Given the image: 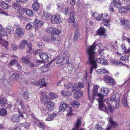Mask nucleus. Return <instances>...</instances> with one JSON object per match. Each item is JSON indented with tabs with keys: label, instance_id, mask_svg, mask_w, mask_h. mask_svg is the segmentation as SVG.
<instances>
[{
	"label": "nucleus",
	"instance_id": "1",
	"mask_svg": "<svg viewBox=\"0 0 130 130\" xmlns=\"http://www.w3.org/2000/svg\"><path fill=\"white\" fill-rule=\"evenodd\" d=\"M109 92L108 89L105 87H102L100 89V93L98 94V98L96 100L99 102V107L101 110L104 111L106 113H108L109 110L105 105L103 104V100L104 96L107 95Z\"/></svg>",
	"mask_w": 130,
	"mask_h": 130
},
{
	"label": "nucleus",
	"instance_id": "2",
	"mask_svg": "<svg viewBox=\"0 0 130 130\" xmlns=\"http://www.w3.org/2000/svg\"><path fill=\"white\" fill-rule=\"evenodd\" d=\"M87 54L88 56L89 63L90 64L92 65V66L90 68V73L91 74L93 71V68H96L97 64L95 60V53L93 52V50L90 51L89 49L87 51Z\"/></svg>",
	"mask_w": 130,
	"mask_h": 130
},
{
	"label": "nucleus",
	"instance_id": "3",
	"mask_svg": "<svg viewBox=\"0 0 130 130\" xmlns=\"http://www.w3.org/2000/svg\"><path fill=\"white\" fill-rule=\"evenodd\" d=\"M95 43L94 42L93 44L91 46H90L89 48H88L86 50L87 52V50L89 49H90V51H92L93 50V51L95 53V60L96 62H97L100 63L102 64L106 65L108 64V62L107 60L105 59L104 58L102 57H100V58H97L96 60V57L95 56L96 53L94 51L95 50Z\"/></svg>",
	"mask_w": 130,
	"mask_h": 130
},
{
	"label": "nucleus",
	"instance_id": "4",
	"mask_svg": "<svg viewBox=\"0 0 130 130\" xmlns=\"http://www.w3.org/2000/svg\"><path fill=\"white\" fill-rule=\"evenodd\" d=\"M0 105L8 109H11V104H8L7 99L2 96H0Z\"/></svg>",
	"mask_w": 130,
	"mask_h": 130
},
{
	"label": "nucleus",
	"instance_id": "5",
	"mask_svg": "<svg viewBox=\"0 0 130 130\" xmlns=\"http://www.w3.org/2000/svg\"><path fill=\"white\" fill-rule=\"evenodd\" d=\"M67 108V115L69 116L72 115V110L71 108L70 107H67V105L65 104H61L59 107V111L63 112L64 111L65 109Z\"/></svg>",
	"mask_w": 130,
	"mask_h": 130
},
{
	"label": "nucleus",
	"instance_id": "6",
	"mask_svg": "<svg viewBox=\"0 0 130 130\" xmlns=\"http://www.w3.org/2000/svg\"><path fill=\"white\" fill-rule=\"evenodd\" d=\"M120 24L125 28H130V23L128 21L125 20L123 18H121L120 19Z\"/></svg>",
	"mask_w": 130,
	"mask_h": 130
},
{
	"label": "nucleus",
	"instance_id": "7",
	"mask_svg": "<svg viewBox=\"0 0 130 130\" xmlns=\"http://www.w3.org/2000/svg\"><path fill=\"white\" fill-rule=\"evenodd\" d=\"M46 32L48 33H50L52 34H53L55 33L56 34L58 33L60 30L59 29H57L55 27H47L46 29Z\"/></svg>",
	"mask_w": 130,
	"mask_h": 130
},
{
	"label": "nucleus",
	"instance_id": "8",
	"mask_svg": "<svg viewBox=\"0 0 130 130\" xmlns=\"http://www.w3.org/2000/svg\"><path fill=\"white\" fill-rule=\"evenodd\" d=\"M67 57L69 58V56L67 55H66L65 54H63L61 56L60 58L59 57H57L56 58L54 59L53 61L55 60H58L56 63L59 64L62 62L64 59H66V60Z\"/></svg>",
	"mask_w": 130,
	"mask_h": 130
},
{
	"label": "nucleus",
	"instance_id": "9",
	"mask_svg": "<svg viewBox=\"0 0 130 130\" xmlns=\"http://www.w3.org/2000/svg\"><path fill=\"white\" fill-rule=\"evenodd\" d=\"M54 103L50 101L47 102L45 103L46 108L48 111H51L54 107Z\"/></svg>",
	"mask_w": 130,
	"mask_h": 130
},
{
	"label": "nucleus",
	"instance_id": "10",
	"mask_svg": "<svg viewBox=\"0 0 130 130\" xmlns=\"http://www.w3.org/2000/svg\"><path fill=\"white\" fill-rule=\"evenodd\" d=\"M17 35L19 37H21L23 36L24 33V30L22 28H18L15 30Z\"/></svg>",
	"mask_w": 130,
	"mask_h": 130
},
{
	"label": "nucleus",
	"instance_id": "11",
	"mask_svg": "<svg viewBox=\"0 0 130 130\" xmlns=\"http://www.w3.org/2000/svg\"><path fill=\"white\" fill-rule=\"evenodd\" d=\"M51 20L53 23L55 22L59 23L61 21V19L58 14L55 15L53 17Z\"/></svg>",
	"mask_w": 130,
	"mask_h": 130
},
{
	"label": "nucleus",
	"instance_id": "12",
	"mask_svg": "<svg viewBox=\"0 0 130 130\" xmlns=\"http://www.w3.org/2000/svg\"><path fill=\"white\" fill-rule=\"evenodd\" d=\"M34 22L35 24V27L36 30H38L39 27H41L44 24L43 22L38 20L36 19Z\"/></svg>",
	"mask_w": 130,
	"mask_h": 130
},
{
	"label": "nucleus",
	"instance_id": "13",
	"mask_svg": "<svg viewBox=\"0 0 130 130\" xmlns=\"http://www.w3.org/2000/svg\"><path fill=\"white\" fill-rule=\"evenodd\" d=\"M119 12L122 13H130V8L127 7H123L119 8Z\"/></svg>",
	"mask_w": 130,
	"mask_h": 130
},
{
	"label": "nucleus",
	"instance_id": "14",
	"mask_svg": "<svg viewBox=\"0 0 130 130\" xmlns=\"http://www.w3.org/2000/svg\"><path fill=\"white\" fill-rule=\"evenodd\" d=\"M21 117L24 118H25L24 117L23 114H21L19 116L18 115L16 114L13 115L11 118V119L12 122H17L19 120V117Z\"/></svg>",
	"mask_w": 130,
	"mask_h": 130
},
{
	"label": "nucleus",
	"instance_id": "15",
	"mask_svg": "<svg viewBox=\"0 0 130 130\" xmlns=\"http://www.w3.org/2000/svg\"><path fill=\"white\" fill-rule=\"evenodd\" d=\"M92 16L95 18L97 20L102 21L105 20V18L103 17L102 15H99L96 12H93Z\"/></svg>",
	"mask_w": 130,
	"mask_h": 130
},
{
	"label": "nucleus",
	"instance_id": "16",
	"mask_svg": "<svg viewBox=\"0 0 130 130\" xmlns=\"http://www.w3.org/2000/svg\"><path fill=\"white\" fill-rule=\"evenodd\" d=\"M12 7L14 8L15 11L17 13H20L22 12V7L16 3H14L12 5Z\"/></svg>",
	"mask_w": 130,
	"mask_h": 130
},
{
	"label": "nucleus",
	"instance_id": "17",
	"mask_svg": "<svg viewBox=\"0 0 130 130\" xmlns=\"http://www.w3.org/2000/svg\"><path fill=\"white\" fill-rule=\"evenodd\" d=\"M39 56L42 60L46 61L48 60L49 58L47 54L46 53L43 52L39 54Z\"/></svg>",
	"mask_w": 130,
	"mask_h": 130
},
{
	"label": "nucleus",
	"instance_id": "18",
	"mask_svg": "<svg viewBox=\"0 0 130 130\" xmlns=\"http://www.w3.org/2000/svg\"><path fill=\"white\" fill-rule=\"evenodd\" d=\"M61 33V31H60L58 33L56 34V33L51 34V37H50L51 39V42H53L55 41L58 38H59L58 35Z\"/></svg>",
	"mask_w": 130,
	"mask_h": 130
},
{
	"label": "nucleus",
	"instance_id": "19",
	"mask_svg": "<svg viewBox=\"0 0 130 130\" xmlns=\"http://www.w3.org/2000/svg\"><path fill=\"white\" fill-rule=\"evenodd\" d=\"M105 30L103 27H101L98 30L97 32L98 35H100L101 37H105Z\"/></svg>",
	"mask_w": 130,
	"mask_h": 130
},
{
	"label": "nucleus",
	"instance_id": "20",
	"mask_svg": "<svg viewBox=\"0 0 130 130\" xmlns=\"http://www.w3.org/2000/svg\"><path fill=\"white\" fill-rule=\"evenodd\" d=\"M75 15L74 13L71 11L70 14V17L68 21L69 22L73 23L75 21Z\"/></svg>",
	"mask_w": 130,
	"mask_h": 130
},
{
	"label": "nucleus",
	"instance_id": "21",
	"mask_svg": "<svg viewBox=\"0 0 130 130\" xmlns=\"http://www.w3.org/2000/svg\"><path fill=\"white\" fill-rule=\"evenodd\" d=\"M46 92L41 91V96H40V100L42 102L46 101V100L48 98L46 96Z\"/></svg>",
	"mask_w": 130,
	"mask_h": 130
},
{
	"label": "nucleus",
	"instance_id": "22",
	"mask_svg": "<svg viewBox=\"0 0 130 130\" xmlns=\"http://www.w3.org/2000/svg\"><path fill=\"white\" fill-rule=\"evenodd\" d=\"M81 120L80 119L78 118L76 122L74 128L73 130H77L79 127L81 125Z\"/></svg>",
	"mask_w": 130,
	"mask_h": 130
},
{
	"label": "nucleus",
	"instance_id": "23",
	"mask_svg": "<svg viewBox=\"0 0 130 130\" xmlns=\"http://www.w3.org/2000/svg\"><path fill=\"white\" fill-rule=\"evenodd\" d=\"M127 98L126 96H123L122 99V103L123 106L125 107H128L127 101Z\"/></svg>",
	"mask_w": 130,
	"mask_h": 130
},
{
	"label": "nucleus",
	"instance_id": "24",
	"mask_svg": "<svg viewBox=\"0 0 130 130\" xmlns=\"http://www.w3.org/2000/svg\"><path fill=\"white\" fill-rule=\"evenodd\" d=\"M32 7L34 10L36 12L38 10L39 8V5L38 2H34L32 5Z\"/></svg>",
	"mask_w": 130,
	"mask_h": 130
},
{
	"label": "nucleus",
	"instance_id": "25",
	"mask_svg": "<svg viewBox=\"0 0 130 130\" xmlns=\"http://www.w3.org/2000/svg\"><path fill=\"white\" fill-rule=\"evenodd\" d=\"M27 42L25 40H23L20 43L19 46V48L21 49H23L25 48V45L27 44Z\"/></svg>",
	"mask_w": 130,
	"mask_h": 130
},
{
	"label": "nucleus",
	"instance_id": "26",
	"mask_svg": "<svg viewBox=\"0 0 130 130\" xmlns=\"http://www.w3.org/2000/svg\"><path fill=\"white\" fill-rule=\"evenodd\" d=\"M45 81L44 79H41L38 82L36 83L35 85H41L42 86H46V84L45 83Z\"/></svg>",
	"mask_w": 130,
	"mask_h": 130
},
{
	"label": "nucleus",
	"instance_id": "27",
	"mask_svg": "<svg viewBox=\"0 0 130 130\" xmlns=\"http://www.w3.org/2000/svg\"><path fill=\"white\" fill-rule=\"evenodd\" d=\"M34 26V23H28L26 25V28L27 30H31L33 28Z\"/></svg>",
	"mask_w": 130,
	"mask_h": 130
},
{
	"label": "nucleus",
	"instance_id": "28",
	"mask_svg": "<svg viewBox=\"0 0 130 130\" xmlns=\"http://www.w3.org/2000/svg\"><path fill=\"white\" fill-rule=\"evenodd\" d=\"M109 122L111 124V125L109 126H111V128L112 127H114L118 125V124L116 122L113 121L112 119L110 118H109Z\"/></svg>",
	"mask_w": 130,
	"mask_h": 130
},
{
	"label": "nucleus",
	"instance_id": "29",
	"mask_svg": "<svg viewBox=\"0 0 130 130\" xmlns=\"http://www.w3.org/2000/svg\"><path fill=\"white\" fill-rule=\"evenodd\" d=\"M0 43L2 44L7 49L8 48V42L5 41V40L2 39V38H0Z\"/></svg>",
	"mask_w": 130,
	"mask_h": 130
},
{
	"label": "nucleus",
	"instance_id": "30",
	"mask_svg": "<svg viewBox=\"0 0 130 130\" xmlns=\"http://www.w3.org/2000/svg\"><path fill=\"white\" fill-rule=\"evenodd\" d=\"M97 73L98 74H102L108 73L107 70L105 68L104 69H101L98 70L97 71Z\"/></svg>",
	"mask_w": 130,
	"mask_h": 130
},
{
	"label": "nucleus",
	"instance_id": "31",
	"mask_svg": "<svg viewBox=\"0 0 130 130\" xmlns=\"http://www.w3.org/2000/svg\"><path fill=\"white\" fill-rule=\"evenodd\" d=\"M94 91H93V95L94 96H98V89L99 88V86L98 85H94L93 86Z\"/></svg>",
	"mask_w": 130,
	"mask_h": 130
},
{
	"label": "nucleus",
	"instance_id": "32",
	"mask_svg": "<svg viewBox=\"0 0 130 130\" xmlns=\"http://www.w3.org/2000/svg\"><path fill=\"white\" fill-rule=\"evenodd\" d=\"M82 94L79 91H76L75 92L74 97V98L78 99L82 95Z\"/></svg>",
	"mask_w": 130,
	"mask_h": 130
},
{
	"label": "nucleus",
	"instance_id": "33",
	"mask_svg": "<svg viewBox=\"0 0 130 130\" xmlns=\"http://www.w3.org/2000/svg\"><path fill=\"white\" fill-rule=\"evenodd\" d=\"M69 58L67 57L66 59V64H67V66L69 68V69L70 70H72L73 67V65L69 61Z\"/></svg>",
	"mask_w": 130,
	"mask_h": 130
},
{
	"label": "nucleus",
	"instance_id": "34",
	"mask_svg": "<svg viewBox=\"0 0 130 130\" xmlns=\"http://www.w3.org/2000/svg\"><path fill=\"white\" fill-rule=\"evenodd\" d=\"M113 3L117 7H119L121 5V3L119 0H113Z\"/></svg>",
	"mask_w": 130,
	"mask_h": 130
},
{
	"label": "nucleus",
	"instance_id": "35",
	"mask_svg": "<svg viewBox=\"0 0 130 130\" xmlns=\"http://www.w3.org/2000/svg\"><path fill=\"white\" fill-rule=\"evenodd\" d=\"M0 31V35L1 36H5L6 35L7 32L6 28L3 27Z\"/></svg>",
	"mask_w": 130,
	"mask_h": 130
},
{
	"label": "nucleus",
	"instance_id": "36",
	"mask_svg": "<svg viewBox=\"0 0 130 130\" xmlns=\"http://www.w3.org/2000/svg\"><path fill=\"white\" fill-rule=\"evenodd\" d=\"M7 114L6 110L4 108L0 109V115L1 116H4L6 115Z\"/></svg>",
	"mask_w": 130,
	"mask_h": 130
},
{
	"label": "nucleus",
	"instance_id": "37",
	"mask_svg": "<svg viewBox=\"0 0 130 130\" xmlns=\"http://www.w3.org/2000/svg\"><path fill=\"white\" fill-rule=\"evenodd\" d=\"M25 12L26 14L29 16H33L34 13L32 10L29 9H26Z\"/></svg>",
	"mask_w": 130,
	"mask_h": 130
},
{
	"label": "nucleus",
	"instance_id": "38",
	"mask_svg": "<svg viewBox=\"0 0 130 130\" xmlns=\"http://www.w3.org/2000/svg\"><path fill=\"white\" fill-rule=\"evenodd\" d=\"M0 5L4 9L7 8L9 7V5L7 3L3 1L0 2Z\"/></svg>",
	"mask_w": 130,
	"mask_h": 130
},
{
	"label": "nucleus",
	"instance_id": "39",
	"mask_svg": "<svg viewBox=\"0 0 130 130\" xmlns=\"http://www.w3.org/2000/svg\"><path fill=\"white\" fill-rule=\"evenodd\" d=\"M55 113H53L52 115H49L48 117L46 118V120L47 121H50L53 120L56 116Z\"/></svg>",
	"mask_w": 130,
	"mask_h": 130
},
{
	"label": "nucleus",
	"instance_id": "40",
	"mask_svg": "<svg viewBox=\"0 0 130 130\" xmlns=\"http://www.w3.org/2000/svg\"><path fill=\"white\" fill-rule=\"evenodd\" d=\"M24 96L26 99L31 98L32 97V95L31 93H29L28 91L25 92Z\"/></svg>",
	"mask_w": 130,
	"mask_h": 130
},
{
	"label": "nucleus",
	"instance_id": "41",
	"mask_svg": "<svg viewBox=\"0 0 130 130\" xmlns=\"http://www.w3.org/2000/svg\"><path fill=\"white\" fill-rule=\"evenodd\" d=\"M57 97V95L53 92H51L49 94L48 98L51 99H54L56 98Z\"/></svg>",
	"mask_w": 130,
	"mask_h": 130
},
{
	"label": "nucleus",
	"instance_id": "42",
	"mask_svg": "<svg viewBox=\"0 0 130 130\" xmlns=\"http://www.w3.org/2000/svg\"><path fill=\"white\" fill-rule=\"evenodd\" d=\"M61 95L63 96H66L70 95L71 94V92L66 91H63L61 93Z\"/></svg>",
	"mask_w": 130,
	"mask_h": 130
},
{
	"label": "nucleus",
	"instance_id": "43",
	"mask_svg": "<svg viewBox=\"0 0 130 130\" xmlns=\"http://www.w3.org/2000/svg\"><path fill=\"white\" fill-rule=\"evenodd\" d=\"M7 31L9 34H11L13 32V28L10 25H8L6 28Z\"/></svg>",
	"mask_w": 130,
	"mask_h": 130
},
{
	"label": "nucleus",
	"instance_id": "44",
	"mask_svg": "<svg viewBox=\"0 0 130 130\" xmlns=\"http://www.w3.org/2000/svg\"><path fill=\"white\" fill-rule=\"evenodd\" d=\"M111 77L108 76H105L104 77V81L107 84L109 82L110 80H111Z\"/></svg>",
	"mask_w": 130,
	"mask_h": 130
},
{
	"label": "nucleus",
	"instance_id": "45",
	"mask_svg": "<svg viewBox=\"0 0 130 130\" xmlns=\"http://www.w3.org/2000/svg\"><path fill=\"white\" fill-rule=\"evenodd\" d=\"M48 111H49L46 108V109H43L41 111V112L42 115L43 116H46L49 114Z\"/></svg>",
	"mask_w": 130,
	"mask_h": 130
},
{
	"label": "nucleus",
	"instance_id": "46",
	"mask_svg": "<svg viewBox=\"0 0 130 130\" xmlns=\"http://www.w3.org/2000/svg\"><path fill=\"white\" fill-rule=\"evenodd\" d=\"M21 125L22 126L27 128H28L30 126V124L27 122L23 123Z\"/></svg>",
	"mask_w": 130,
	"mask_h": 130
},
{
	"label": "nucleus",
	"instance_id": "47",
	"mask_svg": "<svg viewBox=\"0 0 130 130\" xmlns=\"http://www.w3.org/2000/svg\"><path fill=\"white\" fill-rule=\"evenodd\" d=\"M11 77L12 79H14L17 80L19 78V75L17 73H13L11 76Z\"/></svg>",
	"mask_w": 130,
	"mask_h": 130
},
{
	"label": "nucleus",
	"instance_id": "48",
	"mask_svg": "<svg viewBox=\"0 0 130 130\" xmlns=\"http://www.w3.org/2000/svg\"><path fill=\"white\" fill-rule=\"evenodd\" d=\"M29 61L27 57L23 56L22 59V62L27 63Z\"/></svg>",
	"mask_w": 130,
	"mask_h": 130
},
{
	"label": "nucleus",
	"instance_id": "49",
	"mask_svg": "<svg viewBox=\"0 0 130 130\" xmlns=\"http://www.w3.org/2000/svg\"><path fill=\"white\" fill-rule=\"evenodd\" d=\"M43 40L45 41L49 42H51V39L50 37L46 36L43 37Z\"/></svg>",
	"mask_w": 130,
	"mask_h": 130
},
{
	"label": "nucleus",
	"instance_id": "50",
	"mask_svg": "<svg viewBox=\"0 0 130 130\" xmlns=\"http://www.w3.org/2000/svg\"><path fill=\"white\" fill-rule=\"evenodd\" d=\"M95 129V130H104V128L98 124H97L96 125Z\"/></svg>",
	"mask_w": 130,
	"mask_h": 130
},
{
	"label": "nucleus",
	"instance_id": "51",
	"mask_svg": "<svg viewBox=\"0 0 130 130\" xmlns=\"http://www.w3.org/2000/svg\"><path fill=\"white\" fill-rule=\"evenodd\" d=\"M79 35V33L77 31H76L75 32L74 39L75 41L78 39V36Z\"/></svg>",
	"mask_w": 130,
	"mask_h": 130
},
{
	"label": "nucleus",
	"instance_id": "52",
	"mask_svg": "<svg viewBox=\"0 0 130 130\" xmlns=\"http://www.w3.org/2000/svg\"><path fill=\"white\" fill-rule=\"evenodd\" d=\"M74 84H72L71 83H69L68 85H64V87L67 89H70L71 88H72V87H73Z\"/></svg>",
	"mask_w": 130,
	"mask_h": 130
},
{
	"label": "nucleus",
	"instance_id": "53",
	"mask_svg": "<svg viewBox=\"0 0 130 130\" xmlns=\"http://www.w3.org/2000/svg\"><path fill=\"white\" fill-rule=\"evenodd\" d=\"M18 63L17 61L16 60H11L10 63L9 65L11 66L15 64H17Z\"/></svg>",
	"mask_w": 130,
	"mask_h": 130
},
{
	"label": "nucleus",
	"instance_id": "54",
	"mask_svg": "<svg viewBox=\"0 0 130 130\" xmlns=\"http://www.w3.org/2000/svg\"><path fill=\"white\" fill-rule=\"evenodd\" d=\"M111 80H110L108 84H109L110 85L113 86L115 85V82L112 78L111 77Z\"/></svg>",
	"mask_w": 130,
	"mask_h": 130
},
{
	"label": "nucleus",
	"instance_id": "55",
	"mask_svg": "<svg viewBox=\"0 0 130 130\" xmlns=\"http://www.w3.org/2000/svg\"><path fill=\"white\" fill-rule=\"evenodd\" d=\"M79 105V103L77 101H74L73 104V107H78Z\"/></svg>",
	"mask_w": 130,
	"mask_h": 130
},
{
	"label": "nucleus",
	"instance_id": "56",
	"mask_svg": "<svg viewBox=\"0 0 130 130\" xmlns=\"http://www.w3.org/2000/svg\"><path fill=\"white\" fill-rule=\"evenodd\" d=\"M88 94L89 95V96L88 97V99L90 101V102L91 103H92L93 102V101L94 100V96L93 95L92 96H89V93H88Z\"/></svg>",
	"mask_w": 130,
	"mask_h": 130
},
{
	"label": "nucleus",
	"instance_id": "57",
	"mask_svg": "<svg viewBox=\"0 0 130 130\" xmlns=\"http://www.w3.org/2000/svg\"><path fill=\"white\" fill-rule=\"evenodd\" d=\"M116 65L117 66H122L123 65H124L125 64H123L122 62L121 61L116 60Z\"/></svg>",
	"mask_w": 130,
	"mask_h": 130
},
{
	"label": "nucleus",
	"instance_id": "58",
	"mask_svg": "<svg viewBox=\"0 0 130 130\" xmlns=\"http://www.w3.org/2000/svg\"><path fill=\"white\" fill-rule=\"evenodd\" d=\"M44 16L46 18H49L50 16V14L48 12H44Z\"/></svg>",
	"mask_w": 130,
	"mask_h": 130
},
{
	"label": "nucleus",
	"instance_id": "59",
	"mask_svg": "<svg viewBox=\"0 0 130 130\" xmlns=\"http://www.w3.org/2000/svg\"><path fill=\"white\" fill-rule=\"evenodd\" d=\"M126 83L127 84V86L126 87H128V89H130V77H129V79L128 81L125 82L124 84H125Z\"/></svg>",
	"mask_w": 130,
	"mask_h": 130
},
{
	"label": "nucleus",
	"instance_id": "60",
	"mask_svg": "<svg viewBox=\"0 0 130 130\" xmlns=\"http://www.w3.org/2000/svg\"><path fill=\"white\" fill-rule=\"evenodd\" d=\"M128 59V58L127 56H122L120 59L121 60H125Z\"/></svg>",
	"mask_w": 130,
	"mask_h": 130
},
{
	"label": "nucleus",
	"instance_id": "61",
	"mask_svg": "<svg viewBox=\"0 0 130 130\" xmlns=\"http://www.w3.org/2000/svg\"><path fill=\"white\" fill-rule=\"evenodd\" d=\"M30 68L34 66V64L32 62L29 61L26 63Z\"/></svg>",
	"mask_w": 130,
	"mask_h": 130
},
{
	"label": "nucleus",
	"instance_id": "62",
	"mask_svg": "<svg viewBox=\"0 0 130 130\" xmlns=\"http://www.w3.org/2000/svg\"><path fill=\"white\" fill-rule=\"evenodd\" d=\"M116 98V96L115 94L113 95L110 98V100L112 101H115Z\"/></svg>",
	"mask_w": 130,
	"mask_h": 130
},
{
	"label": "nucleus",
	"instance_id": "63",
	"mask_svg": "<svg viewBox=\"0 0 130 130\" xmlns=\"http://www.w3.org/2000/svg\"><path fill=\"white\" fill-rule=\"evenodd\" d=\"M20 105L21 106L22 109L23 110H26V107H25L24 105L21 102H20Z\"/></svg>",
	"mask_w": 130,
	"mask_h": 130
},
{
	"label": "nucleus",
	"instance_id": "64",
	"mask_svg": "<svg viewBox=\"0 0 130 130\" xmlns=\"http://www.w3.org/2000/svg\"><path fill=\"white\" fill-rule=\"evenodd\" d=\"M39 126L42 129H44L45 128V126L44 123L42 122H40Z\"/></svg>",
	"mask_w": 130,
	"mask_h": 130
}]
</instances>
